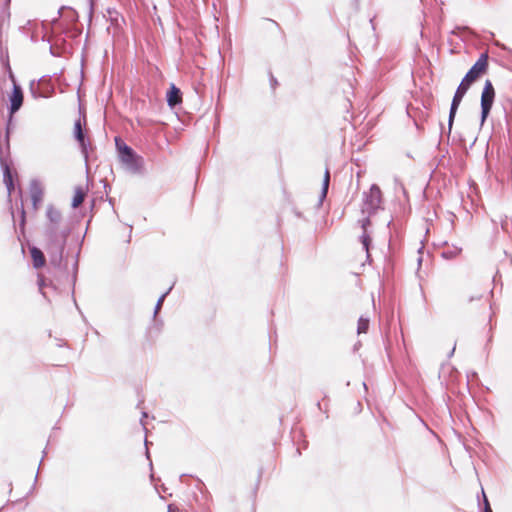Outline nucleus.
I'll return each instance as SVG.
<instances>
[{
  "instance_id": "c85d7f7f",
  "label": "nucleus",
  "mask_w": 512,
  "mask_h": 512,
  "mask_svg": "<svg viewBox=\"0 0 512 512\" xmlns=\"http://www.w3.org/2000/svg\"><path fill=\"white\" fill-rule=\"evenodd\" d=\"M363 388H364L365 393H368V386L364 385Z\"/></svg>"
},
{
  "instance_id": "aec40b11",
  "label": "nucleus",
  "mask_w": 512,
  "mask_h": 512,
  "mask_svg": "<svg viewBox=\"0 0 512 512\" xmlns=\"http://www.w3.org/2000/svg\"><path fill=\"white\" fill-rule=\"evenodd\" d=\"M167 512H181L180 509L175 506L174 504H169L168 505V510Z\"/></svg>"
},
{
  "instance_id": "f8f14e48",
  "label": "nucleus",
  "mask_w": 512,
  "mask_h": 512,
  "mask_svg": "<svg viewBox=\"0 0 512 512\" xmlns=\"http://www.w3.org/2000/svg\"><path fill=\"white\" fill-rule=\"evenodd\" d=\"M47 223L46 225H59L62 221L61 212L54 206L49 205L46 210Z\"/></svg>"
},
{
  "instance_id": "39448f33",
  "label": "nucleus",
  "mask_w": 512,
  "mask_h": 512,
  "mask_svg": "<svg viewBox=\"0 0 512 512\" xmlns=\"http://www.w3.org/2000/svg\"><path fill=\"white\" fill-rule=\"evenodd\" d=\"M495 99V90L490 80H486L481 94V124L487 119Z\"/></svg>"
},
{
  "instance_id": "9d476101",
  "label": "nucleus",
  "mask_w": 512,
  "mask_h": 512,
  "mask_svg": "<svg viewBox=\"0 0 512 512\" xmlns=\"http://www.w3.org/2000/svg\"><path fill=\"white\" fill-rule=\"evenodd\" d=\"M30 194L32 205L34 209L38 208V204L42 201L43 191L40 184L37 181H32L30 184Z\"/></svg>"
},
{
  "instance_id": "b1692460",
  "label": "nucleus",
  "mask_w": 512,
  "mask_h": 512,
  "mask_svg": "<svg viewBox=\"0 0 512 512\" xmlns=\"http://www.w3.org/2000/svg\"><path fill=\"white\" fill-rule=\"evenodd\" d=\"M44 285H45L44 280H43V279H41V280L39 281V289H40L41 293L43 294V296H44V297H46L45 292H43V291H42V289H43V286H44Z\"/></svg>"
},
{
  "instance_id": "412c9836",
  "label": "nucleus",
  "mask_w": 512,
  "mask_h": 512,
  "mask_svg": "<svg viewBox=\"0 0 512 512\" xmlns=\"http://www.w3.org/2000/svg\"><path fill=\"white\" fill-rule=\"evenodd\" d=\"M362 411V403L360 401H357L355 405V413H360Z\"/></svg>"
},
{
  "instance_id": "f3484780",
  "label": "nucleus",
  "mask_w": 512,
  "mask_h": 512,
  "mask_svg": "<svg viewBox=\"0 0 512 512\" xmlns=\"http://www.w3.org/2000/svg\"><path fill=\"white\" fill-rule=\"evenodd\" d=\"M368 328H369V319L360 317L358 320L357 333L358 334L366 333L368 331Z\"/></svg>"
},
{
  "instance_id": "5701e85b",
  "label": "nucleus",
  "mask_w": 512,
  "mask_h": 512,
  "mask_svg": "<svg viewBox=\"0 0 512 512\" xmlns=\"http://www.w3.org/2000/svg\"><path fill=\"white\" fill-rule=\"evenodd\" d=\"M270 83H271V86L272 88L274 89L276 87V85L278 84L277 83V80L275 77H273V75H271V78H270Z\"/></svg>"
},
{
  "instance_id": "0eeeda50",
  "label": "nucleus",
  "mask_w": 512,
  "mask_h": 512,
  "mask_svg": "<svg viewBox=\"0 0 512 512\" xmlns=\"http://www.w3.org/2000/svg\"><path fill=\"white\" fill-rule=\"evenodd\" d=\"M0 165L3 170V181L6 185L8 194L10 195L14 189L13 177L10 169L9 159L4 156L3 149L0 146Z\"/></svg>"
},
{
  "instance_id": "2eb2a0df",
  "label": "nucleus",
  "mask_w": 512,
  "mask_h": 512,
  "mask_svg": "<svg viewBox=\"0 0 512 512\" xmlns=\"http://www.w3.org/2000/svg\"><path fill=\"white\" fill-rule=\"evenodd\" d=\"M462 252V248L457 246L448 247L441 253V256L446 260H451L458 257Z\"/></svg>"
},
{
  "instance_id": "1a4fd4ad",
  "label": "nucleus",
  "mask_w": 512,
  "mask_h": 512,
  "mask_svg": "<svg viewBox=\"0 0 512 512\" xmlns=\"http://www.w3.org/2000/svg\"><path fill=\"white\" fill-rule=\"evenodd\" d=\"M370 216L371 215L367 214L366 217H364L363 219L359 220L361 228L363 229V233L360 235V241L362 243L363 249L367 253V258L370 257V255H369V246L371 244V237H370V235L367 232L368 226L371 225Z\"/></svg>"
},
{
  "instance_id": "f257e3e1",
  "label": "nucleus",
  "mask_w": 512,
  "mask_h": 512,
  "mask_svg": "<svg viewBox=\"0 0 512 512\" xmlns=\"http://www.w3.org/2000/svg\"><path fill=\"white\" fill-rule=\"evenodd\" d=\"M70 231L68 225H45L44 237L50 264L59 270L66 269V265H63V252Z\"/></svg>"
},
{
  "instance_id": "9b49d317",
  "label": "nucleus",
  "mask_w": 512,
  "mask_h": 512,
  "mask_svg": "<svg viewBox=\"0 0 512 512\" xmlns=\"http://www.w3.org/2000/svg\"><path fill=\"white\" fill-rule=\"evenodd\" d=\"M182 101V93L179 88H177L174 84L171 85L169 91L167 92V103L170 107L174 108Z\"/></svg>"
},
{
  "instance_id": "f03ea898",
  "label": "nucleus",
  "mask_w": 512,
  "mask_h": 512,
  "mask_svg": "<svg viewBox=\"0 0 512 512\" xmlns=\"http://www.w3.org/2000/svg\"><path fill=\"white\" fill-rule=\"evenodd\" d=\"M488 67V55L486 53H483L480 55L478 60L474 63V65L469 69V71L466 73L464 78L462 79L461 83L456 89V92L453 96L450 111H449V117H448V130H447V136L449 137L452 126L454 123V119L458 110V107L467 93L470 85L482 74L487 70Z\"/></svg>"
},
{
  "instance_id": "ddd939ff",
  "label": "nucleus",
  "mask_w": 512,
  "mask_h": 512,
  "mask_svg": "<svg viewBox=\"0 0 512 512\" xmlns=\"http://www.w3.org/2000/svg\"><path fill=\"white\" fill-rule=\"evenodd\" d=\"M30 253L33 260V266L35 268L42 267L45 263V256L43 252L37 247H32L30 249Z\"/></svg>"
},
{
  "instance_id": "7c9ffc66",
  "label": "nucleus",
  "mask_w": 512,
  "mask_h": 512,
  "mask_svg": "<svg viewBox=\"0 0 512 512\" xmlns=\"http://www.w3.org/2000/svg\"><path fill=\"white\" fill-rule=\"evenodd\" d=\"M296 452H297V454H298V455H300V454H301V452H300V450H299V449H297V450H296Z\"/></svg>"
},
{
  "instance_id": "bb28decb",
  "label": "nucleus",
  "mask_w": 512,
  "mask_h": 512,
  "mask_svg": "<svg viewBox=\"0 0 512 512\" xmlns=\"http://www.w3.org/2000/svg\"><path fill=\"white\" fill-rule=\"evenodd\" d=\"M145 446H148V441L147 439H145ZM146 456L148 459H150V455H149V451H148V447H146Z\"/></svg>"
},
{
  "instance_id": "6ab92c4d",
  "label": "nucleus",
  "mask_w": 512,
  "mask_h": 512,
  "mask_svg": "<svg viewBox=\"0 0 512 512\" xmlns=\"http://www.w3.org/2000/svg\"><path fill=\"white\" fill-rule=\"evenodd\" d=\"M482 494H483V497H484V506H483V511L482 512H493L492 509H491V506H490V503L484 493V491H482Z\"/></svg>"
},
{
  "instance_id": "4be33fe9",
  "label": "nucleus",
  "mask_w": 512,
  "mask_h": 512,
  "mask_svg": "<svg viewBox=\"0 0 512 512\" xmlns=\"http://www.w3.org/2000/svg\"><path fill=\"white\" fill-rule=\"evenodd\" d=\"M481 298H482V295L477 294V295H475V296H471V297L468 299V301H469V302H473V301H475V300H480Z\"/></svg>"
},
{
  "instance_id": "393cba45",
  "label": "nucleus",
  "mask_w": 512,
  "mask_h": 512,
  "mask_svg": "<svg viewBox=\"0 0 512 512\" xmlns=\"http://www.w3.org/2000/svg\"><path fill=\"white\" fill-rule=\"evenodd\" d=\"M148 416L147 412H142V418H141V424L143 426V428L146 430V427H145V424L143 423V419L146 418Z\"/></svg>"
},
{
  "instance_id": "4468645a",
  "label": "nucleus",
  "mask_w": 512,
  "mask_h": 512,
  "mask_svg": "<svg viewBox=\"0 0 512 512\" xmlns=\"http://www.w3.org/2000/svg\"><path fill=\"white\" fill-rule=\"evenodd\" d=\"M329 184H330V171H329V168L326 167L325 172H324L322 189H321V193L319 196V205L322 204V202L324 201V199L327 196Z\"/></svg>"
},
{
  "instance_id": "a211bd4d",
  "label": "nucleus",
  "mask_w": 512,
  "mask_h": 512,
  "mask_svg": "<svg viewBox=\"0 0 512 512\" xmlns=\"http://www.w3.org/2000/svg\"><path fill=\"white\" fill-rule=\"evenodd\" d=\"M172 288H173V286H170V287H169V289L159 297V299H158V301H157V303H156V306H155L154 316H156V315H157V313L159 312V310L161 309L162 304H163V302H164V300H165L166 296L170 293V291L172 290Z\"/></svg>"
},
{
  "instance_id": "dca6fc26",
  "label": "nucleus",
  "mask_w": 512,
  "mask_h": 512,
  "mask_svg": "<svg viewBox=\"0 0 512 512\" xmlns=\"http://www.w3.org/2000/svg\"><path fill=\"white\" fill-rule=\"evenodd\" d=\"M84 198H85L84 190L81 187H77L75 189L74 197L72 200V207L77 208L84 201Z\"/></svg>"
},
{
  "instance_id": "a878e982",
  "label": "nucleus",
  "mask_w": 512,
  "mask_h": 512,
  "mask_svg": "<svg viewBox=\"0 0 512 512\" xmlns=\"http://www.w3.org/2000/svg\"><path fill=\"white\" fill-rule=\"evenodd\" d=\"M24 223H25V211L22 208V211H21V225H24Z\"/></svg>"
},
{
  "instance_id": "7ed1b4c3",
  "label": "nucleus",
  "mask_w": 512,
  "mask_h": 512,
  "mask_svg": "<svg viewBox=\"0 0 512 512\" xmlns=\"http://www.w3.org/2000/svg\"><path fill=\"white\" fill-rule=\"evenodd\" d=\"M119 159L127 170L132 173H140L143 168V158L136 154L135 151L124 143L120 138H115Z\"/></svg>"
},
{
  "instance_id": "6e6552de",
  "label": "nucleus",
  "mask_w": 512,
  "mask_h": 512,
  "mask_svg": "<svg viewBox=\"0 0 512 512\" xmlns=\"http://www.w3.org/2000/svg\"><path fill=\"white\" fill-rule=\"evenodd\" d=\"M23 98L24 97H23L22 88L19 85L14 83L13 91L10 96V107H9L10 115H13L21 108V106L23 104Z\"/></svg>"
},
{
  "instance_id": "423d86ee",
  "label": "nucleus",
  "mask_w": 512,
  "mask_h": 512,
  "mask_svg": "<svg viewBox=\"0 0 512 512\" xmlns=\"http://www.w3.org/2000/svg\"><path fill=\"white\" fill-rule=\"evenodd\" d=\"M74 138L79 143L81 152L85 159L88 158V147L90 146V142L85 137V133L83 131V126L81 119H78L74 123V130H73Z\"/></svg>"
},
{
  "instance_id": "c756f323",
  "label": "nucleus",
  "mask_w": 512,
  "mask_h": 512,
  "mask_svg": "<svg viewBox=\"0 0 512 512\" xmlns=\"http://www.w3.org/2000/svg\"><path fill=\"white\" fill-rule=\"evenodd\" d=\"M317 406L319 407V409H321V404L320 402L317 403Z\"/></svg>"
},
{
  "instance_id": "cd10ccee",
  "label": "nucleus",
  "mask_w": 512,
  "mask_h": 512,
  "mask_svg": "<svg viewBox=\"0 0 512 512\" xmlns=\"http://www.w3.org/2000/svg\"><path fill=\"white\" fill-rule=\"evenodd\" d=\"M470 388H471V386H469V385H466V386H465L466 391H467L469 394H472V391H471V389H470Z\"/></svg>"
},
{
  "instance_id": "20e7f679",
  "label": "nucleus",
  "mask_w": 512,
  "mask_h": 512,
  "mask_svg": "<svg viewBox=\"0 0 512 512\" xmlns=\"http://www.w3.org/2000/svg\"><path fill=\"white\" fill-rule=\"evenodd\" d=\"M382 193L378 185L373 184L368 192L363 193L362 213L373 215L381 205Z\"/></svg>"
}]
</instances>
